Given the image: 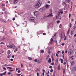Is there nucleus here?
Wrapping results in <instances>:
<instances>
[{"label":"nucleus","instance_id":"obj_1","mask_svg":"<svg viewBox=\"0 0 76 76\" xmlns=\"http://www.w3.org/2000/svg\"><path fill=\"white\" fill-rule=\"evenodd\" d=\"M42 58H41L39 60H37V59H36L34 60L35 62H37V63L38 64H39V63H41L42 62Z\"/></svg>","mask_w":76,"mask_h":76},{"label":"nucleus","instance_id":"obj_2","mask_svg":"<svg viewBox=\"0 0 76 76\" xmlns=\"http://www.w3.org/2000/svg\"><path fill=\"white\" fill-rule=\"evenodd\" d=\"M30 21L31 22H34L35 21V18L34 17H31L30 18Z\"/></svg>","mask_w":76,"mask_h":76},{"label":"nucleus","instance_id":"obj_3","mask_svg":"<svg viewBox=\"0 0 76 76\" xmlns=\"http://www.w3.org/2000/svg\"><path fill=\"white\" fill-rule=\"evenodd\" d=\"M7 47H8L9 48H12V47L16 48V47L15 46L14 44L10 45H7Z\"/></svg>","mask_w":76,"mask_h":76},{"label":"nucleus","instance_id":"obj_4","mask_svg":"<svg viewBox=\"0 0 76 76\" xmlns=\"http://www.w3.org/2000/svg\"><path fill=\"white\" fill-rule=\"evenodd\" d=\"M36 4H37L38 5H39L40 6H41V5L42 4V2H41V1L39 0L37 1V3H36Z\"/></svg>","mask_w":76,"mask_h":76},{"label":"nucleus","instance_id":"obj_5","mask_svg":"<svg viewBox=\"0 0 76 76\" xmlns=\"http://www.w3.org/2000/svg\"><path fill=\"white\" fill-rule=\"evenodd\" d=\"M34 15L36 16H38V12L36 11L34 12Z\"/></svg>","mask_w":76,"mask_h":76},{"label":"nucleus","instance_id":"obj_6","mask_svg":"<svg viewBox=\"0 0 76 76\" xmlns=\"http://www.w3.org/2000/svg\"><path fill=\"white\" fill-rule=\"evenodd\" d=\"M73 53V51L72 50H69L68 51V54L69 55H71Z\"/></svg>","mask_w":76,"mask_h":76},{"label":"nucleus","instance_id":"obj_7","mask_svg":"<svg viewBox=\"0 0 76 76\" xmlns=\"http://www.w3.org/2000/svg\"><path fill=\"white\" fill-rule=\"evenodd\" d=\"M74 57L73 56H70L69 58V59L70 60H74Z\"/></svg>","mask_w":76,"mask_h":76},{"label":"nucleus","instance_id":"obj_8","mask_svg":"<svg viewBox=\"0 0 76 76\" xmlns=\"http://www.w3.org/2000/svg\"><path fill=\"white\" fill-rule=\"evenodd\" d=\"M40 6H39L38 4H36V5H35L34 6V7L35 8H39L40 7Z\"/></svg>","mask_w":76,"mask_h":76},{"label":"nucleus","instance_id":"obj_9","mask_svg":"<svg viewBox=\"0 0 76 76\" xmlns=\"http://www.w3.org/2000/svg\"><path fill=\"white\" fill-rule=\"evenodd\" d=\"M56 17L57 19H61L62 18L60 16H57Z\"/></svg>","mask_w":76,"mask_h":76},{"label":"nucleus","instance_id":"obj_10","mask_svg":"<svg viewBox=\"0 0 76 76\" xmlns=\"http://www.w3.org/2000/svg\"><path fill=\"white\" fill-rule=\"evenodd\" d=\"M39 11L41 12H44V8H41L39 9Z\"/></svg>","mask_w":76,"mask_h":76},{"label":"nucleus","instance_id":"obj_11","mask_svg":"<svg viewBox=\"0 0 76 76\" xmlns=\"http://www.w3.org/2000/svg\"><path fill=\"white\" fill-rule=\"evenodd\" d=\"M58 58H57L55 61V63L56 65H57V64L58 63Z\"/></svg>","mask_w":76,"mask_h":76},{"label":"nucleus","instance_id":"obj_12","mask_svg":"<svg viewBox=\"0 0 76 76\" xmlns=\"http://www.w3.org/2000/svg\"><path fill=\"white\" fill-rule=\"evenodd\" d=\"M18 1L19 0H14L13 1V3L14 4H15V3H16L18 2Z\"/></svg>","mask_w":76,"mask_h":76},{"label":"nucleus","instance_id":"obj_13","mask_svg":"<svg viewBox=\"0 0 76 76\" xmlns=\"http://www.w3.org/2000/svg\"><path fill=\"white\" fill-rule=\"evenodd\" d=\"M49 16H52V13L50 14L48 16H45V17L47 18V17H49Z\"/></svg>","mask_w":76,"mask_h":76},{"label":"nucleus","instance_id":"obj_14","mask_svg":"<svg viewBox=\"0 0 76 76\" xmlns=\"http://www.w3.org/2000/svg\"><path fill=\"white\" fill-rule=\"evenodd\" d=\"M56 35H57V33H56L54 35V36L53 37V38H56Z\"/></svg>","mask_w":76,"mask_h":76},{"label":"nucleus","instance_id":"obj_15","mask_svg":"<svg viewBox=\"0 0 76 76\" xmlns=\"http://www.w3.org/2000/svg\"><path fill=\"white\" fill-rule=\"evenodd\" d=\"M51 59H50V58H49V60L48 61V62L49 63H51Z\"/></svg>","mask_w":76,"mask_h":76},{"label":"nucleus","instance_id":"obj_16","mask_svg":"<svg viewBox=\"0 0 76 76\" xmlns=\"http://www.w3.org/2000/svg\"><path fill=\"white\" fill-rule=\"evenodd\" d=\"M49 6H50V5L47 4L45 6V8L46 9H48L49 7Z\"/></svg>","mask_w":76,"mask_h":76},{"label":"nucleus","instance_id":"obj_17","mask_svg":"<svg viewBox=\"0 0 76 76\" xmlns=\"http://www.w3.org/2000/svg\"><path fill=\"white\" fill-rule=\"evenodd\" d=\"M60 61L61 62V63H63V61H64L63 59H62L61 58H60L59 61Z\"/></svg>","mask_w":76,"mask_h":76},{"label":"nucleus","instance_id":"obj_18","mask_svg":"<svg viewBox=\"0 0 76 76\" xmlns=\"http://www.w3.org/2000/svg\"><path fill=\"white\" fill-rule=\"evenodd\" d=\"M73 29L74 30H76V26H73Z\"/></svg>","mask_w":76,"mask_h":76},{"label":"nucleus","instance_id":"obj_19","mask_svg":"<svg viewBox=\"0 0 76 76\" xmlns=\"http://www.w3.org/2000/svg\"><path fill=\"white\" fill-rule=\"evenodd\" d=\"M56 71H54V72L53 73V76H56Z\"/></svg>","mask_w":76,"mask_h":76},{"label":"nucleus","instance_id":"obj_20","mask_svg":"<svg viewBox=\"0 0 76 76\" xmlns=\"http://www.w3.org/2000/svg\"><path fill=\"white\" fill-rule=\"evenodd\" d=\"M74 33H75V32H74V31H72L71 32V35H73V34H74Z\"/></svg>","mask_w":76,"mask_h":76},{"label":"nucleus","instance_id":"obj_21","mask_svg":"<svg viewBox=\"0 0 76 76\" xmlns=\"http://www.w3.org/2000/svg\"><path fill=\"white\" fill-rule=\"evenodd\" d=\"M59 36L61 38V39H62V38H63V34H60Z\"/></svg>","mask_w":76,"mask_h":76},{"label":"nucleus","instance_id":"obj_22","mask_svg":"<svg viewBox=\"0 0 76 76\" xmlns=\"http://www.w3.org/2000/svg\"><path fill=\"white\" fill-rule=\"evenodd\" d=\"M65 1L66 3H70V0H66Z\"/></svg>","mask_w":76,"mask_h":76},{"label":"nucleus","instance_id":"obj_23","mask_svg":"<svg viewBox=\"0 0 76 76\" xmlns=\"http://www.w3.org/2000/svg\"><path fill=\"white\" fill-rule=\"evenodd\" d=\"M7 69H9L10 70H12V68L11 67H7Z\"/></svg>","mask_w":76,"mask_h":76},{"label":"nucleus","instance_id":"obj_24","mask_svg":"<svg viewBox=\"0 0 76 76\" xmlns=\"http://www.w3.org/2000/svg\"><path fill=\"white\" fill-rule=\"evenodd\" d=\"M69 26L70 28L72 27V23H70L69 25Z\"/></svg>","mask_w":76,"mask_h":76},{"label":"nucleus","instance_id":"obj_25","mask_svg":"<svg viewBox=\"0 0 76 76\" xmlns=\"http://www.w3.org/2000/svg\"><path fill=\"white\" fill-rule=\"evenodd\" d=\"M10 50H9L7 52V54L8 55H9L10 54Z\"/></svg>","mask_w":76,"mask_h":76},{"label":"nucleus","instance_id":"obj_26","mask_svg":"<svg viewBox=\"0 0 76 76\" xmlns=\"http://www.w3.org/2000/svg\"><path fill=\"white\" fill-rule=\"evenodd\" d=\"M28 59H29V60H32V58H31V57H28Z\"/></svg>","mask_w":76,"mask_h":76},{"label":"nucleus","instance_id":"obj_27","mask_svg":"<svg viewBox=\"0 0 76 76\" xmlns=\"http://www.w3.org/2000/svg\"><path fill=\"white\" fill-rule=\"evenodd\" d=\"M60 70V66H58V70Z\"/></svg>","mask_w":76,"mask_h":76},{"label":"nucleus","instance_id":"obj_28","mask_svg":"<svg viewBox=\"0 0 76 76\" xmlns=\"http://www.w3.org/2000/svg\"><path fill=\"white\" fill-rule=\"evenodd\" d=\"M16 75H17V76H20V75H21V74H16Z\"/></svg>","mask_w":76,"mask_h":76},{"label":"nucleus","instance_id":"obj_29","mask_svg":"<svg viewBox=\"0 0 76 76\" xmlns=\"http://www.w3.org/2000/svg\"><path fill=\"white\" fill-rule=\"evenodd\" d=\"M59 28H62V25H61V24H60L59 25Z\"/></svg>","mask_w":76,"mask_h":76},{"label":"nucleus","instance_id":"obj_30","mask_svg":"<svg viewBox=\"0 0 76 76\" xmlns=\"http://www.w3.org/2000/svg\"><path fill=\"white\" fill-rule=\"evenodd\" d=\"M69 31H70L69 30H68L67 32V35H69Z\"/></svg>","mask_w":76,"mask_h":76},{"label":"nucleus","instance_id":"obj_31","mask_svg":"<svg viewBox=\"0 0 76 76\" xmlns=\"http://www.w3.org/2000/svg\"><path fill=\"white\" fill-rule=\"evenodd\" d=\"M67 37H66V36L64 38V41H66V38Z\"/></svg>","mask_w":76,"mask_h":76},{"label":"nucleus","instance_id":"obj_32","mask_svg":"<svg viewBox=\"0 0 76 76\" xmlns=\"http://www.w3.org/2000/svg\"><path fill=\"white\" fill-rule=\"evenodd\" d=\"M54 42L56 43V44H57V39H55L54 40Z\"/></svg>","mask_w":76,"mask_h":76},{"label":"nucleus","instance_id":"obj_33","mask_svg":"<svg viewBox=\"0 0 76 76\" xmlns=\"http://www.w3.org/2000/svg\"><path fill=\"white\" fill-rule=\"evenodd\" d=\"M71 16V14L70 13H69V18H70Z\"/></svg>","mask_w":76,"mask_h":76},{"label":"nucleus","instance_id":"obj_34","mask_svg":"<svg viewBox=\"0 0 76 76\" xmlns=\"http://www.w3.org/2000/svg\"><path fill=\"white\" fill-rule=\"evenodd\" d=\"M2 7H4V6H5V4H2Z\"/></svg>","mask_w":76,"mask_h":76},{"label":"nucleus","instance_id":"obj_35","mask_svg":"<svg viewBox=\"0 0 76 76\" xmlns=\"http://www.w3.org/2000/svg\"><path fill=\"white\" fill-rule=\"evenodd\" d=\"M44 51L43 50H42L41 51V53H44Z\"/></svg>","mask_w":76,"mask_h":76},{"label":"nucleus","instance_id":"obj_36","mask_svg":"<svg viewBox=\"0 0 76 76\" xmlns=\"http://www.w3.org/2000/svg\"><path fill=\"white\" fill-rule=\"evenodd\" d=\"M65 73V69H64L63 70V74H64Z\"/></svg>","mask_w":76,"mask_h":76},{"label":"nucleus","instance_id":"obj_37","mask_svg":"<svg viewBox=\"0 0 76 76\" xmlns=\"http://www.w3.org/2000/svg\"><path fill=\"white\" fill-rule=\"evenodd\" d=\"M49 68L50 69H52L53 68V66H49Z\"/></svg>","mask_w":76,"mask_h":76},{"label":"nucleus","instance_id":"obj_38","mask_svg":"<svg viewBox=\"0 0 76 76\" xmlns=\"http://www.w3.org/2000/svg\"><path fill=\"white\" fill-rule=\"evenodd\" d=\"M3 70H6V68L5 67H3Z\"/></svg>","mask_w":76,"mask_h":76},{"label":"nucleus","instance_id":"obj_39","mask_svg":"<svg viewBox=\"0 0 76 76\" xmlns=\"http://www.w3.org/2000/svg\"><path fill=\"white\" fill-rule=\"evenodd\" d=\"M60 20H58L57 21V23H60Z\"/></svg>","mask_w":76,"mask_h":76},{"label":"nucleus","instance_id":"obj_40","mask_svg":"<svg viewBox=\"0 0 76 76\" xmlns=\"http://www.w3.org/2000/svg\"><path fill=\"white\" fill-rule=\"evenodd\" d=\"M48 53L49 54H51V52H50V50H49L48 52Z\"/></svg>","mask_w":76,"mask_h":76},{"label":"nucleus","instance_id":"obj_41","mask_svg":"<svg viewBox=\"0 0 76 76\" xmlns=\"http://www.w3.org/2000/svg\"><path fill=\"white\" fill-rule=\"evenodd\" d=\"M37 76H39V73H38V72L37 73Z\"/></svg>","mask_w":76,"mask_h":76},{"label":"nucleus","instance_id":"obj_42","mask_svg":"<svg viewBox=\"0 0 76 76\" xmlns=\"http://www.w3.org/2000/svg\"><path fill=\"white\" fill-rule=\"evenodd\" d=\"M1 44H3L4 45V42H1L0 43Z\"/></svg>","mask_w":76,"mask_h":76},{"label":"nucleus","instance_id":"obj_43","mask_svg":"<svg viewBox=\"0 0 76 76\" xmlns=\"http://www.w3.org/2000/svg\"><path fill=\"white\" fill-rule=\"evenodd\" d=\"M50 72H53V69H51L50 70Z\"/></svg>","mask_w":76,"mask_h":76},{"label":"nucleus","instance_id":"obj_44","mask_svg":"<svg viewBox=\"0 0 76 76\" xmlns=\"http://www.w3.org/2000/svg\"><path fill=\"white\" fill-rule=\"evenodd\" d=\"M60 13H61V14H63V12L62 11H61Z\"/></svg>","mask_w":76,"mask_h":76},{"label":"nucleus","instance_id":"obj_45","mask_svg":"<svg viewBox=\"0 0 76 76\" xmlns=\"http://www.w3.org/2000/svg\"><path fill=\"white\" fill-rule=\"evenodd\" d=\"M43 35H46V34L45 33H43Z\"/></svg>","mask_w":76,"mask_h":76},{"label":"nucleus","instance_id":"obj_46","mask_svg":"<svg viewBox=\"0 0 76 76\" xmlns=\"http://www.w3.org/2000/svg\"><path fill=\"white\" fill-rule=\"evenodd\" d=\"M64 44H65L64 43H63L61 44V45H62L63 46L64 45Z\"/></svg>","mask_w":76,"mask_h":76},{"label":"nucleus","instance_id":"obj_47","mask_svg":"<svg viewBox=\"0 0 76 76\" xmlns=\"http://www.w3.org/2000/svg\"><path fill=\"white\" fill-rule=\"evenodd\" d=\"M6 72H4V73H3V75H6Z\"/></svg>","mask_w":76,"mask_h":76},{"label":"nucleus","instance_id":"obj_48","mask_svg":"<svg viewBox=\"0 0 76 76\" xmlns=\"http://www.w3.org/2000/svg\"><path fill=\"white\" fill-rule=\"evenodd\" d=\"M0 20L1 21H3V19L1 18H0Z\"/></svg>","mask_w":76,"mask_h":76},{"label":"nucleus","instance_id":"obj_49","mask_svg":"<svg viewBox=\"0 0 76 76\" xmlns=\"http://www.w3.org/2000/svg\"><path fill=\"white\" fill-rule=\"evenodd\" d=\"M7 66H11V65L9 64L7 65Z\"/></svg>","mask_w":76,"mask_h":76},{"label":"nucleus","instance_id":"obj_50","mask_svg":"<svg viewBox=\"0 0 76 76\" xmlns=\"http://www.w3.org/2000/svg\"><path fill=\"white\" fill-rule=\"evenodd\" d=\"M18 73H20V70H18Z\"/></svg>","mask_w":76,"mask_h":76},{"label":"nucleus","instance_id":"obj_51","mask_svg":"<svg viewBox=\"0 0 76 76\" xmlns=\"http://www.w3.org/2000/svg\"><path fill=\"white\" fill-rule=\"evenodd\" d=\"M64 51L62 52V53H61L62 54H63H63H64Z\"/></svg>","mask_w":76,"mask_h":76},{"label":"nucleus","instance_id":"obj_52","mask_svg":"<svg viewBox=\"0 0 76 76\" xmlns=\"http://www.w3.org/2000/svg\"><path fill=\"white\" fill-rule=\"evenodd\" d=\"M42 70H43V73H45V71L44 69H43Z\"/></svg>","mask_w":76,"mask_h":76},{"label":"nucleus","instance_id":"obj_53","mask_svg":"<svg viewBox=\"0 0 76 76\" xmlns=\"http://www.w3.org/2000/svg\"><path fill=\"white\" fill-rule=\"evenodd\" d=\"M60 51H58V52H57V53L58 54H60Z\"/></svg>","mask_w":76,"mask_h":76},{"label":"nucleus","instance_id":"obj_54","mask_svg":"<svg viewBox=\"0 0 76 76\" xmlns=\"http://www.w3.org/2000/svg\"><path fill=\"white\" fill-rule=\"evenodd\" d=\"M56 57H58V54L57 53H56Z\"/></svg>","mask_w":76,"mask_h":76},{"label":"nucleus","instance_id":"obj_55","mask_svg":"<svg viewBox=\"0 0 76 76\" xmlns=\"http://www.w3.org/2000/svg\"><path fill=\"white\" fill-rule=\"evenodd\" d=\"M10 74H11V72H9L8 73V75H10Z\"/></svg>","mask_w":76,"mask_h":76},{"label":"nucleus","instance_id":"obj_56","mask_svg":"<svg viewBox=\"0 0 76 76\" xmlns=\"http://www.w3.org/2000/svg\"><path fill=\"white\" fill-rule=\"evenodd\" d=\"M66 64V62H64V64L65 65V64Z\"/></svg>","mask_w":76,"mask_h":76},{"label":"nucleus","instance_id":"obj_57","mask_svg":"<svg viewBox=\"0 0 76 76\" xmlns=\"http://www.w3.org/2000/svg\"><path fill=\"white\" fill-rule=\"evenodd\" d=\"M7 58H10V56L9 55H8V56H7Z\"/></svg>","mask_w":76,"mask_h":76},{"label":"nucleus","instance_id":"obj_58","mask_svg":"<svg viewBox=\"0 0 76 76\" xmlns=\"http://www.w3.org/2000/svg\"><path fill=\"white\" fill-rule=\"evenodd\" d=\"M29 66L30 67H31V66H32V65L31 64H29Z\"/></svg>","mask_w":76,"mask_h":76},{"label":"nucleus","instance_id":"obj_59","mask_svg":"<svg viewBox=\"0 0 76 76\" xmlns=\"http://www.w3.org/2000/svg\"><path fill=\"white\" fill-rule=\"evenodd\" d=\"M10 34H12V31H11V30L10 31Z\"/></svg>","mask_w":76,"mask_h":76},{"label":"nucleus","instance_id":"obj_60","mask_svg":"<svg viewBox=\"0 0 76 76\" xmlns=\"http://www.w3.org/2000/svg\"><path fill=\"white\" fill-rule=\"evenodd\" d=\"M44 73H45V72H43L42 73V75L43 76H44Z\"/></svg>","mask_w":76,"mask_h":76},{"label":"nucleus","instance_id":"obj_61","mask_svg":"<svg viewBox=\"0 0 76 76\" xmlns=\"http://www.w3.org/2000/svg\"><path fill=\"white\" fill-rule=\"evenodd\" d=\"M21 67H23V65L22 64H21Z\"/></svg>","mask_w":76,"mask_h":76},{"label":"nucleus","instance_id":"obj_62","mask_svg":"<svg viewBox=\"0 0 76 76\" xmlns=\"http://www.w3.org/2000/svg\"><path fill=\"white\" fill-rule=\"evenodd\" d=\"M12 20H15V18H13L12 19Z\"/></svg>","mask_w":76,"mask_h":76},{"label":"nucleus","instance_id":"obj_63","mask_svg":"<svg viewBox=\"0 0 76 76\" xmlns=\"http://www.w3.org/2000/svg\"><path fill=\"white\" fill-rule=\"evenodd\" d=\"M74 69L76 71V66L75 67Z\"/></svg>","mask_w":76,"mask_h":76},{"label":"nucleus","instance_id":"obj_64","mask_svg":"<svg viewBox=\"0 0 76 76\" xmlns=\"http://www.w3.org/2000/svg\"><path fill=\"white\" fill-rule=\"evenodd\" d=\"M0 75L1 76H3V74H1Z\"/></svg>","mask_w":76,"mask_h":76}]
</instances>
